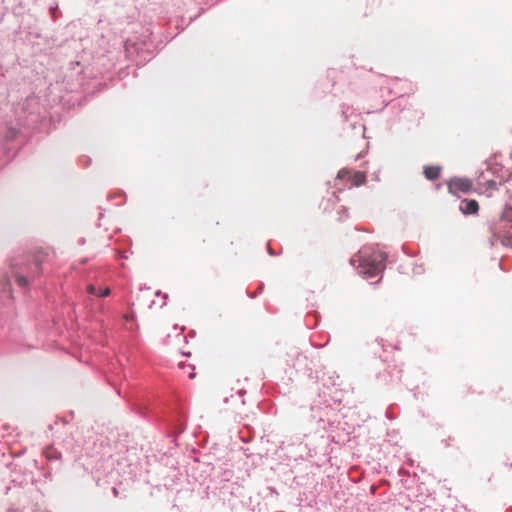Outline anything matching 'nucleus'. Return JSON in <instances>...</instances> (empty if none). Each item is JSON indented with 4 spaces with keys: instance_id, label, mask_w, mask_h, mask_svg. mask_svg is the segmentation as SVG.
I'll return each mask as SVG.
<instances>
[{
    "instance_id": "obj_1",
    "label": "nucleus",
    "mask_w": 512,
    "mask_h": 512,
    "mask_svg": "<svg viewBox=\"0 0 512 512\" xmlns=\"http://www.w3.org/2000/svg\"><path fill=\"white\" fill-rule=\"evenodd\" d=\"M48 257V252L39 249L32 256L12 264V273L16 283L27 288L29 283L38 278L42 273V263Z\"/></svg>"
},
{
    "instance_id": "obj_2",
    "label": "nucleus",
    "mask_w": 512,
    "mask_h": 512,
    "mask_svg": "<svg viewBox=\"0 0 512 512\" xmlns=\"http://www.w3.org/2000/svg\"><path fill=\"white\" fill-rule=\"evenodd\" d=\"M490 230L494 241H499L502 245L512 248L511 207L503 210L500 218L492 224Z\"/></svg>"
},
{
    "instance_id": "obj_3",
    "label": "nucleus",
    "mask_w": 512,
    "mask_h": 512,
    "mask_svg": "<svg viewBox=\"0 0 512 512\" xmlns=\"http://www.w3.org/2000/svg\"><path fill=\"white\" fill-rule=\"evenodd\" d=\"M385 257L382 253L374 252L360 258L359 272L367 277L378 275L385 267Z\"/></svg>"
},
{
    "instance_id": "obj_4",
    "label": "nucleus",
    "mask_w": 512,
    "mask_h": 512,
    "mask_svg": "<svg viewBox=\"0 0 512 512\" xmlns=\"http://www.w3.org/2000/svg\"><path fill=\"white\" fill-rule=\"evenodd\" d=\"M473 189V182L468 178L455 177L448 182V191L455 195L460 196L461 193L468 194Z\"/></svg>"
},
{
    "instance_id": "obj_5",
    "label": "nucleus",
    "mask_w": 512,
    "mask_h": 512,
    "mask_svg": "<svg viewBox=\"0 0 512 512\" xmlns=\"http://www.w3.org/2000/svg\"><path fill=\"white\" fill-rule=\"evenodd\" d=\"M337 179L345 180L351 186H361L366 182V174L361 171H353L348 168L341 169L337 174Z\"/></svg>"
},
{
    "instance_id": "obj_6",
    "label": "nucleus",
    "mask_w": 512,
    "mask_h": 512,
    "mask_svg": "<svg viewBox=\"0 0 512 512\" xmlns=\"http://www.w3.org/2000/svg\"><path fill=\"white\" fill-rule=\"evenodd\" d=\"M460 211L465 215L477 214L479 211V204L474 199H464L461 201Z\"/></svg>"
},
{
    "instance_id": "obj_7",
    "label": "nucleus",
    "mask_w": 512,
    "mask_h": 512,
    "mask_svg": "<svg viewBox=\"0 0 512 512\" xmlns=\"http://www.w3.org/2000/svg\"><path fill=\"white\" fill-rule=\"evenodd\" d=\"M441 169L438 166H426L424 168V175L429 180H436L440 176Z\"/></svg>"
},
{
    "instance_id": "obj_8",
    "label": "nucleus",
    "mask_w": 512,
    "mask_h": 512,
    "mask_svg": "<svg viewBox=\"0 0 512 512\" xmlns=\"http://www.w3.org/2000/svg\"><path fill=\"white\" fill-rule=\"evenodd\" d=\"M109 294H110V289L109 288H105L104 290L101 291V293L98 294V296L106 297Z\"/></svg>"
},
{
    "instance_id": "obj_9",
    "label": "nucleus",
    "mask_w": 512,
    "mask_h": 512,
    "mask_svg": "<svg viewBox=\"0 0 512 512\" xmlns=\"http://www.w3.org/2000/svg\"><path fill=\"white\" fill-rule=\"evenodd\" d=\"M87 291H88V293H90V294H96V288H95V286H94V285H92V284L88 285V287H87Z\"/></svg>"
},
{
    "instance_id": "obj_10",
    "label": "nucleus",
    "mask_w": 512,
    "mask_h": 512,
    "mask_svg": "<svg viewBox=\"0 0 512 512\" xmlns=\"http://www.w3.org/2000/svg\"><path fill=\"white\" fill-rule=\"evenodd\" d=\"M194 376H195V374H194V373H190V374H189V377H190V378H193Z\"/></svg>"
}]
</instances>
